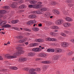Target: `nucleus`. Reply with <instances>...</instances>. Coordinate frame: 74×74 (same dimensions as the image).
I'll return each instance as SVG.
<instances>
[{
    "label": "nucleus",
    "mask_w": 74,
    "mask_h": 74,
    "mask_svg": "<svg viewBox=\"0 0 74 74\" xmlns=\"http://www.w3.org/2000/svg\"><path fill=\"white\" fill-rule=\"evenodd\" d=\"M24 53V51L23 50H21L17 51L16 53L14 54V55L16 54V55L18 56V55H19L20 54H21V53Z\"/></svg>",
    "instance_id": "obj_1"
},
{
    "label": "nucleus",
    "mask_w": 74,
    "mask_h": 74,
    "mask_svg": "<svg viewBox=\"0 0 74 74\" xmlns=\"http://www.w3.org/2000/svg\"><path fill=\"white\" fill-rule=\"evenodd\" d=\"M46 41H55L56 40V39L54 38H46Z\"/></svg>",
    "instance_id": "obj_2"
},
{
    "label": "nucleus",
    "mask_w": 74,
    "mask_h": 74,
    "mask_svg": "<svg viewBox=\"0 0 74 74\" xmlns=\"http://www.w3.org/2000/svg\"><path fill=\"white\" fill-rule=\"evenodd\" d=\"M63 26L64 27H71V24L70 23H64Z\"/></svg>",
    "instance_id": "obj_3"
},
{
    "label": "nucleus",
    "mask_w": 74,
    "mask_h": 74,
    "mask_svg": "<svg viewBox=\"0 0 74 74\" xmlns=\"http://www.w3.org/2000/svg\"><path fill=\"white\" fill-rule=\"evenodd\" d=\"M32 50L34 52H40V51H41V49L40 48H33Z\"/></svg>",
    "instance_id": "obj_4"
},
{
    "label": "nucleus",
    "mask_w": 74,
    "mask_h": 74,
    "mask_svg": "<svg viewBox=\"0 0 74 74\" xmlns=\"http://www.w3.org/2000/svg\"><path fill=\"white\" fill-rule=\"evenodd\" d=\"M62 46L63 47H68L69 44L67 42H64L61 44Z\"/></svg>",
    "instance_id": "obj_5"
},
{
    "label": "nucleus",
    "mask_w": 74,
    "mask_h": 74,
    "mask_svg": "<svg viewBox=\"0 0 74 74\" xmlns=\"http://www.w3.org/2000/svg\"><path fill=\"white\" fill-rule=\"evenodd\" d=\"M26 60H27V59L25 58H21L18 59L19 62H24Z\"/></svg>",
    "instance_id": "obj_6"
},
{
    "label": "nucleus",
    "mask_w": 74,
    "mask_h": 74,
    "mask_svg": "<svg viewBox=\"0 0 74 74\" xmlns=\"http://www.w3.org/2000/svg\"><path fill=\"white\" fill-rule=\"evenodd\" d=\"M28 1H29V3L30 4H36L37 3V1H36L35 0H28Z\"/></svg>",
    "instance_id": "obj_7"
},
{
    "label": "nucleus",
    "mask_w": 74,
    "mask_h": 74,
    "mask_svg": "<svg viewBox=\"0 0 74 74\" xmlns=\"http://www.w3.org/2000/svg\"><path fill=\"white\" fill-rule=\"evenodd\" d=\"M53 12L55 14H56V15H59L60 14L59 11L55 9L53 10Z\"/></svg>",
    "instance_id": "obj_8"
},
{
    "label": "nucleus",
    "mask_w": 74,
    "mask_h": 74,
    "mask_svg": "<svg viewBox=\"0 0 74 74\" xmlns=\"http://www.w3.org/2000/svg\"><path fill=\"white\" fill-rule=\"evenodd\" d=\"M17 5H18L17 3L15 2H13L12 4H11L10 6L12 7V8H15Z\"/></svg>",
    "instance_id": "obj_9"
},
{
    "label": "nucleus",
    "mask_w": 74,
    "mask_h": 74,
    "mask_svg": "<svg viewBox=\"0 0 74 74\" xmlns=\"http://www.w3.org/2000/svg\"><path fill=\"white\" fill-rule=\"evenodd\" d=\"M8 59H14L16 58V56H9L7 57Z\"/></svg>",
    "instance_id": "obj_10"
},
{
    "label": "nucleus",
    "mask_w": 74,
    "mask_h": 74,
    "mask_svg": "<svg viewBox=\"0 0 74 74\" xmlns=\"http://www.w3.org/2000/svg\"><path fill=\"white\" fill-rule=\"evenodd\" d=\"M62 51V50L59 48H56L55 50V51L56 53H60V52H61Z\"/></svg>",
    "instance_id": "obj_11"
},
{
    "label": "nucleus",
    "mask_w": 74,
    "mask_h": 74,
    "mask_svg": "<svg viewBox=\"0 0 74 74\" xmlns=\"http://www.w3.org/2000/svg\"><path fill=\"white\" fill-rule=\"evenodd\" d=\"M50 16H51V14L47 12L45 14V18H49Z\"/></svg>",
    "instance_id": "obj_12"
},
{
    "label": "nucleus",
    "mask_w": 74,
    "mask_h": 74,
    "mask_svg": "<svg viewBox=\"0 0 74 74\" xmlns=\"http://www.w3.org/2000/svg\"><path fill=\"white\" fill-rule=\"evenodd\" d=\"M66 20L68 22H72L73 21L71 18L68 17H66Z\"/></svg>",
    "instance_id": "obj_13"
},
{
    "label": "nucleus",
    "mask_w": 74,
    "mask_h": 74,
    "mask_svg": "<svg viewBox=\"0 0 74 74\" xmlns=\"http://www.w3.org/2000/svg\"><path fill=\"white\" fill-rule=\"evenodd\" d=\"M11 26V25L7 24H5L4 25L2 26V27L3 28H7L10 27Z\"/></svg>",
    "instance_id": "obj_14"
},
{
    "label": "nucleus",
    "mask_w": 74,
    "mask_h": 74,
    "mask_svg": "<svg viewBox=\"0 0 74 74\" xmlns=\"http://www.w3.org/2000/svg\"><path fill=\"white\" fill-rule=\"evenodd\" d=\"M35 41L36 42H44V39H36Z\"/></svg>",
    "instance_id": "obj_15"
},
{
    "label": "nucleus",
    "mask_w": 74,
    "mask_h": 74,
    "mask_svg": "<svg viewBox=\"0 0 74 74\" xmlns=\"http://www.w3.org/2000/svg\"><path fill=\"white\" fill-rule=\"evenodd\" d=\"M32 29L34 32H38L39 30V28L37 27H32Z\"/></svg>",
    "instance_id": "obj_16"
},
{
    "label": "nucleus",
    "mask_w": 74,
    "mask_h": 74,
    "mask_svg": "<svg viewBox=\"0 0 74 74\" xmlns=\"http://www.w3.org/2000/svg\"><path fill=\"white\" fill-rule=\"evenodd\" d=\"M39 6L37 4H35L33 5V8H36V9H38L40 8Z\"/></svg>",
    "instance_id": "obj_17"
},
{
    "label": "nucleus",
    "mask_w": 74,
    "mask_h": 74,
    "mask_svg": "<svg viewBox=\"0 0 74 74\" xmlns=\"http://www.w3.org/2000/svg\"><path fill=\"white\" fill-rule=\"evenodd\" d=\"M26 40L25 39H22L19 40L18 42L20 43H23L24 42H25Z\"/></svg>",
    "instance_id": "obj_18"
},
{
    "label": "nucleus",
    "mask_w": 74,
    "mask_h": 74,
    "mask_svg": "<svg viewBox=\"0 0 74 74\" xmlns=\"http://www.w3.org/2000/svg\"><path fill=\"white\" fill-rule=\"evenodd\" d=\"M38 56L39 57H41L43 58L46 56V54L44 53H40L39 54Z\"/></svg>",
    "instance_id": "obj_19"
},
{
    "label": "nucleus",
    "mask_w": 74,
    "mask_h": 74,
    "mask_svg": "<svg viewBox=\"0 0 74 74\" xmlns=\"http://www.w3.org/2000/svg\"><path fill=\"white\" fill-rule=\"evenodd\" d=\"M7 23V21H2L1 23V26H4Z\"/></svg>",
    "instance_id": "obj_20"
},
{
    "label": "nucleus",
    "mask_w": 74,
    "mask_h": 74,
    "mask_svg": "<svg viewBox=\"0 0 74 74\" xmlns=\"http://www.w3.org/2000/svg\"><path fill=\"white\" fill-rule=\"evenodd\" d=\"M59 58V56L58 55H55L54 56L53 59V60H56Z\"/></svg>",
    "instance_id": "obj_21"
},
{
    "label": "nucleus",
    "mask_w": 74,
    "mask_h": 74,
    "mask_svg": "<svg viewBox=\"0 0 74 74\" xmlns=\"http://www.w3.org/2000/svg\"><path fill=\"white\" fill-rule=\"evenodd\" d=\"M26 8V7L23 5H20L18 7L19 9H22V8Z\"/></svg>",
    "instance_id": "obj_22"
},
{
    "label": "nucleus",
    "mask_w": 74,
    "mask_h": 74,
    "mask_svg": "<svg viewBox=\"0 0 74 74\" xmlns=\"http://www.w3.org/2000/svg\"><path fill=\"white\" fill-rule=\"evenodd\" d=\"M30 18L33 19V18H36V15L34 14H32L29 16Z\"/></svg>",
    "instance_id": "obj_23"
},
{
    "label": "nucleus",
    "mask_w": 74,
    "mask_h": 74,
    "mask_svg": "<svg viewBox=\"0 0 74 74\" xmlns=\"http://www.w3.org/2000/svg\"><path fill=\"white\" fill-rule=\"evenodd\" d=\"M18 22V20H13L11 21V23H12V24H15V23H16Z\"/></svg>",
    "instance_id": "obj_24"
},
{
    "label": "nucleus",
    "mask_w": 74,
    "mask_h": 74,
    "mask_svg": "<svg viewBox=\"0 0 74 74\" xmlns=\"http://www.w3.org/2000/svg\"><path fill=\"white\" fill-rule=\"evenodd\" d=\"M52 28L53 29H59V27L56 25H53L52 26Z\"/></svg>",
    "instance_id": "obj_25"
},
{
    "label": "nucleus",
    "mask_w": 74,
    "mask_h": 74,
    "mask_svg": "<svg viewBox=\"0 0 74 74\" xmlns=\"http://www.w3.org/2000/svg\"><path fill=\"white\" fill-rule=\"evenodd\" d=\"M51 5H56L57 4V2L55 1H51Z\"/></svg>",
    "instance_id": "obj_26"
},
{
    "label": "nucleus",
    "mask_w": 74,
    "mask_h": 74,
    "mask_svg": "<svg viewBox=\"0 0 74 74\" xmlns=\"http://www.w3.org/2000/svg\"><path fill=\"white\" fill-rule=\"evenodd\" d=\"M42 63H45V64H49L51 63V62L48 61H43L42 62Z\"/></svg>",
    "instance_id": "obj_27"
},
{
    "label": "nucleus",
    "mask_w": 74,
    "mask_h": 74,
    "mask_svg": "<svg viewBox=\"0 0 74 74\" xmlns=\"http://www.w3.org/2000/svg\"><path fill=\"white\" fill-rule=\"evenodd\" d=\"M29 72L30 73H33L35 71V69H31L30 70H29Z\"/></svg>",
    "instance_id": "obj_28"
},
{
    "label": "nucleus",
    "mask_w": 74,
    "mask_h": 74,
    "mask_svg": "<svg viewBox=\"0 0 74 74\" xmlns=\"http://www.w3.org/2000/svg\"><path fill=\"white\" fill-rule=\"evenodd\" d=\"M40 68H37L35 69V71H37V72H39L40 70Z\"/></svg>",
    "instance_id": "obj_29"
},
{
    "label": "nucleus",
    "mask_w": 74,
    "mask_h": 74,
    "mask_svg": "<svg viewBox=\"0 0 74 74\" xmlns=\"http://www.w3.org/2000/svg\"><path fill=\"white\" fill-rule=\"evenodd\" d=\"M28 56H33L34 55V53L32 52H31L28 54Z\"/></svg>",
    "instance_id": "obj_30"
},
{
    "label": "nucleus",
    "mask_w": 74,
    "mask_h": 74,
    "mask_svg": "<svg viewBox=\"0 0 74 74\" xmlns=\"http://www.w3.org/2000/svg\"><path fill=\"white\" fill-rule=\"evenodd\" d=\"M47 9L46 8H42L41 9V11H47Z\"/></svg>",
    "instance_id": "obj_31"
},
{
    "label": "nucleus",
    "mask_w": 74,
    "mask_h": 74,
    "mask_svg": "<svg viewBox=\"0 0 74 74\" xmlns=\"http://www.w3.org/2000/svg\"><path fill=\"white\" fill-rule=\"evenodd\" d=\"M56 25H60V20H58L56 22Z\"/></svg>",
    "instance_id": "obj_32"
},
{
    "label": "nucleus",
    "mask_w": 74,
    "mask_h": 74,
    "mask_svg": "<svg viewBox=\"0 0 74 74\" xmlns=\"http://www.w3.org/2000/svg\"><path fill=\"white\" fill-rule=\"evenodd\" d=\"M23 29L24 30H25L27 32H30L31 31V30L27 28H24Z\"/></svg>",
    "instance_id": "obj_33"
},
{
    "label": "nucleus",
    "mask_w": 74,
    "mask_h": 74,
    "mask_svg": "<svg viewBox=\"0 0 74 74\" xmlns=\"http://www.w3.org/2000/svg\"><path fill=\"white\" fill-rule=\"evenodd\" d=\"M61 35L62 36H63V37H66V34L64 33H61Z\"/></svg>",
    "instance_id": "obj_34"
},
{
    "label": "nucleus",
    "mask_w": 74,
    "mask_h": 74,
    "mask_svg": "<svg viewBox=\"0 0 74 74\" xmlns=\"http://www.w3.org/2000/svg\"><path fill=\"white\" fill-rule=\"evenodd\" d=\"M14 30H18V31H21V29H20L17 28V27H14Z\"/></svg>",
    "instance_id": "obj_35"
},
{
    "label": "nucleus",
    "mask_w": 74,
    "mask_h": 74,
    "mask_svg": "<svg viewBox=\"0 0 74 74\" xmlns=\"http://www.w3.org/2000/svg\"><path fill=\"white\" fill-rule=\"evenodd\" d=\"M42 69L44 71H45L47 69V66L46 65H44L43 66Z\"/></svg>",
    "instance_id": "obj_36"
},
{
    "label": "nucleus",
    "mask_w": 74,
    "mask_h": 74,
    "mask_svg": "<svg viewBox=\"0 0 74 74\" xmlns=\"http://www.w3.org/2000/svg\"><path fill=\"white\" fill-rule=\"evenodd\" d=\"M27 24L28 25H31V24H32V20L29 21V22H27Z\"/></svg>",
    "instance_id": "obj_37"
},
{
    "label": "nucleus",
    "mask_w": 74,
    "mask_h": 74,
    "mask_svg": "<svg viewBox=\"0 0 74 74\" xmlns=\"http://www.w3.org/2000/svg\"><path fill=\"white\" fill-rule=\"evenodd\" d=\"M64 32L65 34H69V33H70V32H69V31H68L67 30H64Z\"/></svg>",
    "instance_id": "obj_38"
},
{
    "label": "nucleus",
    "mask_w": 74,
    "mask_h": 74,
    "mask_svg": "<svg viewBox=\"0 0 74 74\" xmlns=\"http://www.w3.org/2000/svg\"><path fill=\"white\" fill-rule=\"evenodd\" d=\"M23 69L24 70H25V71H28V70H29V68H23Z\"/></svg>",
    "instance_id": "obj_39"
},
{
    "label": "nucleus",
    "mask_w": 74,
    "mask_h": 74,
    "mask_svg": "<svg viewBox=\"0 0 74 74\" xmlns=\"http://www.w3.org/2000/svg\"><path fill=\"white\" fill-rule=\"evenodd\" d=\"M38 45V43H33V47H36V46H37Z\"/></svg>",
    "instance_id": "obj_40"
},
{
    "label": "nucleus",
    "mask_w": 74,
    "mask_h": 74,
    "mask_svg": "<svg viewBox=\"0 0 74 74\" xmlns=\"http://www.w3.org/2000/svg\"><path fill=\"white\" fill-rule=\"evenodd\" d=\"M68 55H69V56H70V55H73V51H71L70 52H69L68 53Z\"/></svg>",
    "instance_id": "obj_41"
},
{
    "label": "nucleus",
    "mask_w": 74,
    "mask_h": 74,
    "mask_svg": "<svg viewBox=\"0 0 74 74\" xmlns=\"http://www.w3.org/2000/svg\"><path fill=\"white\" fill-rule=\"evenodd\" d=\"M31 21L32 22V24L36 23V22H37V21H35V20H31Z\"/></svg>",
    "instance_id": "obj_42"
},
{
    "label": "nucleus",
    "mask_w": 74,
    "mask_h": 74,
    "mask_svg": "<svg viewBox=\"0 0 74 74\" xmlns=\"http://www.w3.org/2000/svg\"><path fill=\"white\" fill-rule=\"evenodd\" d=\"M67 2L68 3H71L73 2V0H67Z\"/></svg>",
    "instance_id": "obj_43"
},
{
    "label": "nucleus",
    "mask_w": 74,
    "mask_h": 74,
    "mask_svg": "<svg viewBox=\"0 0 74 74\" xmlns=\"http://www.w3.org/2000/svg\"><path fill=\"white\" fill-rule=\"evenodd\" d=\"M18 38H19V39H21L23 38V36L21 35L19 36H17Z\"/></svg>",
    "instance_id": "obj_44"
},
{
    "label": "nucleus",
    "mask_w": 74,
    "mask_h": 74,
    "mask_svg": "<svg viewBox=\"0 0 74 74\" xmlns=\"http://www.w3.org/2000/svg\"><path fill=\"white\" fill-rule=\"evenodd\" d=\"M37 4H38L39 6V7H40V5L42 4V2H39L37 3Z\"/></svg>",
    "instance_id": "obj_45"
},
{
    "label": "nucleus",
    "mask_w": 74,
    "mask_h": 74,
    "mask_svg": "<svg viewBox=\"0 0 74 74\" xmlns=\"http://www.w3.org/2000/svg\"><path fill=\"white\" fill-rule=\"evenodd\" d=\"M18 12L20 13H22L23 12H24V10H18Z\"/></svg>",
    "instance_id": "obj_46"
},
{
    "label": "nucleus",
    "mask_w": 74,
    "mask_h": 74,
    "mask_svg": "<svg viewBox=\"0 0 74 74\" xmlns=\"http://www.w3.org/2000/svg\"><path fill=\"white\" fill-rule=\"evenodd\" d=\"M41 14V11L38 10L37 11V14Z\"/></svg>",
    "instance_id": "obj_47"
},
{
    "label": "nucleus",
    "mask_w": 74,
    "mask_h": 74,
    "mask_svg": "<svg viewBox=\"0 0 74 74\" xmlns=\"http://www.w3.org/2000/svg\"><path fill=\"white\" fill-rule=\"evenodd\" d=\"M32 13L34 14H37V11H34Z\"/></svg>",
    "instance_id": "obj_48"
},
{
    "label": "nucleus",
    "mask_w": 74,
    "mask_h": 74,
    "mask_svg": "<svg viewBox=\"0 0 74 74\" xmlns=\"http://www.w3.org/2000/svg\"><path fill=\"white\" fill-rule=\"evenodd\" d=\"M59 20L60 22V25H61V24H62V23H63V20Z\"/></svg>",
    "instance_id": "obj_49"
},
{
    "label": "nucleus",
    "mask_w": 74,
    "mask_h": 74,
    "mask_svg": "<svg viewBox=\"0 0 74 74\" xmlns=\"http://www.w3.org/2000/svg\"><path fill=\"white\" fill-rule=\"evenodd\" d=\"M16 49H18V50H20L21 49V47H18L16 48Z\"/></svg>",
    "instance_id": "obj_50"
},
{
    "label": "nucleus",
    "mask_w": 74,
    "mask_h": 74,
    "mask_svg": "<svg viewBox=\"0 0 74 74\" xmlns=\"http://www.w3.org/2000/svg\"><path fill=\"white\" fill-rule=\"evenodd\" d=\"M2 10V14H5V12H6V11L5 10Z\"/></svg>",
    "instance_id": "obj_51"
},
{
    "label": "nucleus",
    "mask_w": 74,
    "mask_h": 74,
    "mask_svg": "<svg viewBox=\"0 0 74 74\" xmlns=\"http://www.w3.org/2000/svg\"><path fill=\"white\" fill-rule=\"evenodd\" d=\"M28 7L29 8H32V7L33 8V5H28Z\"/></svg>",
    "instance_id": "obj_52"
},
{
    "label": "nucleus",
    "mask_w": 74,
    "mask_h": 74,
    "mask_svg": "<svg viewBox=\"0 0 74 74\" xmlns=\"http://www.w3.org/2000/svg\"><path fill=\"white\" fill-rule=\"evenodd\" d=\"M25 34L26 36H29L30 34L29 33L26 32L25 33Z\"/></svg>",
    "instance_id": "obj_53"
},
{
    "label": "nucleus",
    "mask_w": 74,
    "mask_h": 74,
    "mask_svg": "<svg viewBox=\"0 0 74 74\" xmlns=\"http://www.w3.org/2000/svg\"><path fill=\"white\" fill-rule=\"evenodd\" d=\"M47 24L49 25H51V22H47Z\"/></svg>",
    "instance_id": "obj_54"
},
{
    "label": "nucleus",
    "mask_w": 74,
    "mask_h": 74,
    "mask_svg": "<svg viewBox=\"0 0 74 74\" xmlns=\"http://www.w3.org/2000/svg\"><path fill=\"white\" fill-rule=\"evenodd\" d=\"M55 51V50H54V49H50V52H53Z\"/></svg>",
    "instance_id": "obj_55"
},
{
    "label": "nucleus",
    "mask_w": 74,
    "mask_h": 74,
    "mask_svg": "<svg viewBox=\"0 0 74 74\" xmlns=\"http://www.w3.org/2000/svg\"><path fill=\"white\" fill-rule=\"evenodd\" d=\"M18 69V68L16 67H13V70H16Z\"/></svg>",
    "instance_id": "obj_56"
},
{
    "label": "nucleus",
    "mask_w": 74,
    "mask_h": 74,
    "mask_svg": "<svg viewBox=\"0 0 74 74\" xmlns=\"http://www.w3.org/2000/svg\"><path fill=\"white\" fill-rule=\"evenodd\" d=\"M38 26L39 27H41L42 26V24L39 23L38 24Z\"/></svg>",
    "instance_id": "obj_57"
},
{
    "label": "nucleus",
    "mask_w": 74,
    "mask_h": 74,
    "mask_svg": "<svg viewBox=\"0 0 74 74\" xmlns=\"http://www.w3.org/2000/svg\"><path fill=\"white\" fill-rule=\"evenodd\" d=\"M29 46L31 47H33V43H30L29 44Z\"/></svg>",
    "instance_id": "obj_58"
},
{
    "label": "nucleus",
    "mask_w": 74,
    "mask_h": 74,
    "mask_svg": "<svg viewBox=\"0 0 74 74\" xmlns=\"http://www.w3.org/2000/svg\"><path fill=\"white\" fill-rule=\"evenodd\" d=\"M47 52H51V49H47Z\"/></svg>",
    "instance_id": "obj_59"
},
{
    "label": "nucleus",
    "mask_w": 74,
    "mask_h": 74,
    "mask_svg": "<svg viewBox=\"0 0 74 74\" xmlns=\"http://www.w3.org/2000/svg\"><path fill=\"white\" fill-rule=\"evenodd\" d=\"M11 70H14V67H11L9 68Z\"/></svg>",
    "instance_id": "obj_60"
},
{
    "label": "nucleus",
    "mask_w": 74,
    "mask_h": 74,
    "mask_svg": "<svg viewBox=\"0 0 74 74\" xmlns=\"http://www.w3.org/2000/svg\"><path fill=\"white\" fill-rule=\"evenodd\" d=\"M68 5L69 6V7H72L73 5L72 4H70L69 5Z\"/></svg>",
    "instance_id": "obj_61"
},
{
    "label": "nucleus",
    "mask_w": 74,
    "mask_h": 74,
    "mask_svg": "<svg viewBox=\"0 0 74 74\" xmlns=\"http://www.w3.org/2000/svg\"><path fill=\"white\" fill-rule=\"evenodd\" d=\"M53 32H51L50 33V34L51 36H53Z\"/></svg>",
    "instance_id": "obj_62"
},
{
    "label": "nucleus",
    "mask_w": 74,
    "mask_h": 74,
    "mask_svg": "<svg viewBox=\"0 0 74 74\" xmlns=\"http://www.w3.org/2000/svg\"><path fill=\"white\" fill-rule=\"evenodd\" d=\"M60 72L59 71H57L56 72V74H60Z\"/></svg>",
    "instance_id": "obj_63"
},
{
    "label": "nucleus",
    "mask_w": 74,
    "mask_h": 74,
    "mask_svg": "<svg viewBox=\"0 0 74 74\" xmlns=\"http://www.w3.org/2000/svg\"><path fill=\"white\" fill-rule=\"evenodd\" d=\"M71 41L72 42L74 43V39H72L71 40Z\"/></svg>",
    "instance_id": "obj_64"
}]
</instances>
